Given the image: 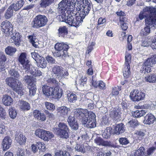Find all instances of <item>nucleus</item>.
I'll return each mask as SVG.
<instances>
[{"label": "nucleus", "mask_w": 156, "mask_h": 156, "mask_svg": "<svg viewBox=\"0 0 156 156\" xmlns=\"http://www.w3.org/2000/svg\"><path fill=\"white\" fill-rule=\"evenodd\" d=\"M9 116L12 119H15L17 115L16 112L14 108H10L9 109Z\"/></svg>", "instance_id": "nucleus-46"}, {"label": "nucleus", "mask_w": 156, "mask_h": 156, "mask_svg": "<svg viewBox=\"0 0 156 156\" xmlns=\"http://www.w3.org/2000/svg\"><path fill=\"white\" fill-rule=\"evenodd\" d=\"M80 101L85 105H87L89 102H91V100L88 98L84 94L82 95V98Z\"/></svg>", "instance_id": "nucleus-41"}, {"label": "nucleus", "mask_w": 156, "mask_h": 156, "mask_svg": "<svg viewBox=\"0 0 156 156\" xmlns=\"http://www.w3.org/2000/svg\"><path fill=\"white\" fill-rule=\"evenodd\" d=\"M139 18L141 20L144 17L146 26L144 30L147 33L150 32V29L156 26V8L147 7L143 9V12H141L139 15Z\"/></svg>", "instance_id": "nucleus-1"}, {"label": "nucleus", "mask_w": 156, "mask_h": 156, "mask_svg": "<svg viewBox=\"0 0 156 156\" xmlns=\"http://www.w3.org/2000/svg\"><path fill=\"white\" fill-rule=\"evenodd\" d=\"M56 133L60 138L67 139L69 137V129L67 125L64 123H60L57 128L54 129Z\"/></svg>", "instance_id": "nucleus-7"}, {"label": "nucleus", "mask_w": 156, "mask_h": 156, "mask_svg": "<svg viewBox=\"0 0 156 156\" xmlns=\"http://www.w3.org/2000/svg\"><path fill=\"white\" fill-rule=\"evenodd\" d=\"M2 101L3 104L6 106L11 105L13 101L11 97L6 94L3 95L2 98Z\"/></svg>", "instance_id": "nucleus-23"}, {"label": "nucleus", "mask_w": 156, "mask_h": 156, "mask_svg": "<svg viewBox=\"0 0 156 156\" xmlns=\"http://www.w3.org/2000/svg\"><path fill=\"white\" fill-rule=\"evenodd\" d=\"M63 68L60 66L56 65L54 66L52 69V72L56 78L59 80L63 78H67V76L69 75L68 72L66 71H64Z\"/></svg>", "instance_id": "nucleus-10"}, {"label": "nucleus", "mask_w": 156, "mask_h": 156, "mask_svg": "<svg viewBox=\"0 0 156 156\" xmlns=\"http://www.w3.org/2000/svg\"><path fill=\"white\" fill-rule=\"evenodd\" d=\"M16 68L15 66L14 65L12 66L9 71V73L11 76L19 78L20 77V75L18 71L16 69Z\"/></svg>", "instance_id": "nucleus-30"}, {"label": "nucleus", "mask_w": 156, "mask_h": 156, "mask_svg": "<svg viewBox=\"0 0 156 156\" xmlns=\"http://www.w3.org/2000/svg\"><path fill=\"white\" fill-rule=\"evenodd\" d=\"M38 67L44 68H45L47 65L46 61L44 58L42 57H40L39 59L36 61Z\"/></svg>", "instance_id": "nucleus-26"}, {"label": "nucleus", "mask_w": 156, "mask_h": 156, "mask_svg": "<svg viewBox=\"0 0 156 156\" xmlns=\"http://www.w3.org/2000/svg\"><path fill=\"white\" fill-rule=\"evenodd\" d=\"M15 139L20 145L25 144L26 141V138L25 136L21 133H18L16 134Z\"/></svg>", "instance_id": "nucleus-22"}, {"label": "nucleus", "mask_w": 156, "mask_h": 156, "mask_svg": "<svg viewBox=\"0 0 156 156\" xmlns=\"http://www.w3.org/2000/svg\"><path fill=\"white\" fill-rule=\"evenodd\" d=\"M69 125L72 129L76 130L78 129V125L76 121L75 122L74 121V122Z\"/></svg>", "instance_id": "nucleus-61"}, {"label": "nucleus", "mask_w": 156, "mask_h": 156, "mask_svg": "<svg viewBox=\"0 0 156 156\" xmlns=\"http://www.w3.org/2000/svg\"><path fill=\"white\" fill-rule=\"evenodd\" d=\"M111 154L110 151L106 153L99 152L98 153L97 155V156H110Z\"/></svg>", "instance_id": "nucleus-64"}, {"label": "nucleus", "mask_w": 156, "mask_h": 156, "mask_svg": "<svg viewBox=\"0 0 156 156\" xmlns=\"http://www.w3.org/2000/svg\"><path fill=\"white\" fill-rule=\"evenodd\" d=\"M74 115H69L68 118L67 122L69 123V124H70L74 122V121L75 122L76 120L75 119V118L74 116Z\"/></svg>", "instance_id": "nucleus-60"}, {"label": "nucleus", "mask_w": 156, "mask_h": 156, "mask_svg": "<svg viewBox=\"0 0 156 156\" xmlns=\"http://www.w3.org/2000/svg\"><path fill=\"white\" fill-rule=\"evenodd\" d=\"M8 37H10L9 41L10 43L14 44L17 47L21 45L22 41V37L18 32L15 30Z\"/></svg>", "instance_id": "nucleus-11"}, {"label": "nucleus", "mask_w": 156, "mask_h": 156, "mask_svg": "<svg viewBox=\"0 0 156 156\" xmlns=\"http://www.w3.org/2000/svg\"><path fill=\"white\" fill-rule=\"evenodd\" d=\"M137 118H138V120L140 121L139 122H141V121L140 120V117H142L146 113V112L144 111L143 110H137Z\"/></svg>", "instance_id": "nucleus-59"}, {"label": "nucleus", "mask_w": 156, "mask_h": 156, "mask_svg": "<svg viewBox=\"0 0 156 156\" xmlns=\"http://www.w3.org/2000/svg\"><path fill=\"white\" fill-rule=\"evenodd\" d=\"M36 34H34L28 37L29 41L34 46V43H35V41L36 39Z\"/></svg>", "instance_id": "nucleus-51"}, {"label": "nucleus", "mask_w": 156, "mask_h": 156, "mask_svg": "<svg viewBox=\"0 0 156 156\" xmlns=\"http://www.w3.org/2000/svg\"><path fill=\"white\" fill-rule=\"evenodd\" d=\"M156 63V54L154 55L151 58H148L145 62V64L150 66L151 67L154 64Z\"/></svg>", "instance_id": "nucleus-34"}, {"label": "nucleus", "mask_w": 156, "mask_h": 156, "mask_svg": "<svg viewBox=\"0 0 156 156\" xmlns=\"http://www.w3.org/2000/svg\"><path fill=\"white\" fill-rule=\"evenodd\" d=\"M100 89L104 90L105 89V84L102 81H98V87Z\"/></svg>", "instance_id": "nucleus-63"}, {"label": "nucleus", "mask_w": 156, "mask_h": 156, "mask_svg": "<svg viewBox=\"0 0 156 156\" xmlns=\"http://www.w3.org/2000/svg\"><path fill=\"white\" fill-rule=\"evenodd\" d=\"M125 130V126L122 123L117 125L115 127L114 133L117 135H119L124 133Z\"/></svg>", "instance_id": "nucleus-19"}, {"label": "nucleus", "mask_w": 156, "mask_h": 156, "mask_svg": "<svg viewBox=\"0 0 156 156\" xmlns=\"http://www.w3.org/2000/svg\"><path fill=\"white\" fill-rule=\"evenodd\" d=\"M141 122L145 124L151 125L156 121V118L151 113L147 114L145 116L142 118Z\"/></svg>", "instance_id": "nucleus-15"}, {"label": "nucleus", "mask_w": 156, "mask_h": 156, "mask_svg": "<svg viewBox=\"0 0 156 156\" xmlns=\"http://www.w3.org/2000/svg\"><path fill=\"white\" fill-rule=\"evenodd\" d=\"M96 115L93 112H89L88 117H86L82 121V123L87 128H93L96 126Z\"/></svg>", "instance_id": "nucleus-8"}, {"label": "nucleus", "mask_w": 156, "mask_h": 156, "mask_svg": "<svg viewBox=\"0 0 156 156\" xmlns=\"http://www.w3.org/2000/svg\"><path fill=\"white\" fill-rule=\"evenodd\" d=\"M151 39L150 38L146 39L144 41L142 42L141 46L144 47L148 46L151 44Z\"/></svg>", "instance_id": "nucleus-55"}, {"label": "nucleus", "mask_w": 156, "mask_h": 156, "mask_svg": "<svg viewBox=\"0 0 156 156\" xmlns=\"http://www.w3.org/2000/svg\"><path fill=\"white\" fill-rule=\"evenodd\" d=\"M76 150L81 152H84V147L82 145L77 144L75 147Z\"/></svg>", "instance_id": "nucleus-57"}, {"label": "nucleus", "mask_w": 156, "mask_h": 156, "mask_svg": "<svg viewBox=\"0 0 156 156\" xmlns=\"http://www.w3.org/2000/svg\"><path fill=\"white\" fill-rule=\"evenodd\" d=\"M68 101L70 103H74L77 99L76 95L72 93L67 95Z\"/></svg>", "instance_id": "nucleus-37"}, {"label": "nucleus", "mask_w": 156, "mask_h": 156, "mask_svg": "<svg viewBox=\"0 0 156 156\" xmlns=\"http://www.w3.org/2000/svg\"><path fill=\"white\" fill-rule=\"evenodd\" d=\"M45 105L47 109L51 111H54L55 109L54 105L50 102H45Z\"/></svg>", "instance_id": "nucleus-44"}, {"label": "nucleus", "mask_w": 156, "mask_h": 156, "mask_svg": "<svg viewBox=\"0 0 156 156\" xmlns=\"http://www.w3.org/2000/svg\"><path fill=\"white\" fill-rule=\"evenodd\" d=\"M112 129V128L111 127L107 128L102 134L103 137L105 138H108L111 135V131Z\"/></svg>", "instance_id": "nucleus-39"}, {"label": "nucleus", "mask_w": 156, "mask_h": 156, "mask_svg": "<svg viewBox=\"0 0 156 156\" xmlns=\"http://www.w3.org/2000/svg\"><path fill=\"white\" fill-rule=\"evenodd\" d=\"M145 135L144 131L140 130L137 132V138L140 140H142L144 138Z\"/></svg>", "instance_id": "nucleus-50"}, {"label": "nucleus", "mask_w": 156, "mask_h": 156, "mask_svg": "<svg viewBox=\"0 0 156 156\" xmlns=\"http://www.w3.org/2000/svg\"><path fill=\"white\" fill-rule=\"evenodd\" d=\"M48 21V19L45 16L41 15H38L36 16L32 21L33 27L38 28L44 27Z\"/></svg>", "instance_id": "nucleus-9"}, {"label": "nucleus", "mask_w": 156, "mask_h": 156, "mask_svg": "<svg viewBox=\"0 0 156 156\" xmlns=\"http://www.w3.org/2000/svg\"><path fill=\"white\" fill-rule=\"evenodd\" d=\"M46 59L47 62L49 63L53 64L55 63V60L51 56H47L46 57Z\"/></svg>", "instance_id": "nucleus-62"}, {"label": "nucleus", "mask_w": 156, "mask_h": 156, "mask_svg": "<svg viewBox=\"0 0 156 156\" xmlns=\"http://www.w3.org/2000/svg\"><path fill=\"white\" fill-rule=\"evenodd\" d=\"M127 125L131 128L134 129L136 126V119H132V120L129 121Z\"/></svg>", "instance_id": "nucleus-48"}, {"label": "nucleus", "mask_w": 156, "mask_h": 156, "mask_svg": "<svg viewBox=\"0 0 156 156\" xmlns=\"http://www.w3.org/2000/svg\"><path fill=\"white\" fill-rule=\"evenodd\" d=\"M91 4L87 0H76L75 3L76 12L78 13L79 16L83 20L88 15L91 9Z\"/></svg>", "instance_id": "nucleus-4"}, {"label": "nucleus", "mask_w": 156, "mask_h": 156, "mask_svg": "<svg viewBox=\"0 0 156 156\" xmlns=\"http://www.w3.org/2000/svg\"><path fill=\"white\" fill-rule=\"evenodd\" d=\"M94 142L98 145L114 147L115 145L110 142L105 141L99 137H97L94 140Z\"/></svg>", "instance_id": "nucleus-16"}, {"label": "nucleus", "mask_w": 156, "mask_h": 156, "mask_svg": "<svg viewBox=\"0 0 156 156\" xmlns=\"http://www.w3.org/2000/svg\"><path fill=\"white\" fill-rule=\"evenodd\" d=\"M52 93L51 94V96H55L58 98H60L62 95V92L61 89H60L58 87H53Z\"/></svg>", "instance_id": "nucleus-29"}, {"label": "nucleus", "mask_w": 156, "mask_h": 156, "mask_svg": "<svg viewBox=\"0 0 156 156\" xmlns=\"http://www.w3.org/2000/svg\"><path fill=\"white\" fill-rule=\"evenodd\" d=\"M16 51V48L11 46H8L5 49L6 53L10 56L13 55Z\"/></svg>", "instance_id": "nucleus-32"}, {"label": "nucleus", "mask_w": 156, "mask_h": 156, "mask_svg": "<svg viewBox=\"0 0 156 156\" xmlns=\"http://www.w3.org/2000/svg\"><path fill=\"white\" fill-rule=\"evenodd\" d=\"M145 80L147 82L151 83L156 82V74L149 75L145 78Z\"/></svg>", "instance_id": "nucleus-36"}, {"label": "nucleus", "mask_w": 156, "mask_h": 156, "mask_svg": "<svg viewBox=\"0 0 156 156\" xmlns=\"http://www.w3.org/2000/svg\"><path fill=\"white\" fill-rule=\"evenodd\" d=\"M6 84L18 94H21L23 90V85L18 80L12 77H8L5 80Z\"/></svg>", "instance_id": "nucleus-6"}, {"label": "nucleus", "mask_w": 156, "mask_h": 156, "mask_svg": "<svg viewBox=\"0 0 156 156\" xmlns=\"http://www.w3.org/2000/svg\"><path fill=\"white\" fill-rule=\"evenodd\" d=\"M76 2V0H62L58 5V17L66 14L68 11L74 10Z\"/></svg>", "instance_id": "nucleus-5"}, {"label": "nucleus", "mask_w": 156, "mask_h": 156, "mask_svg": "<svg viewBox=\"0 0 156 156\" xmlns=\"http://www.w3.org/2000/svg\"><path fill=\"white\" fill-rule=\"evenodd\" d=\"M45 80L47 81L48 83L50 85L56 84L57 83V81L54 78H51L48 76L45 78Z\"/></svg>", "instance_id": "nucleus-38"}, {"label": "nucleus", "mask_w": 156, "mask_h": 156, "mask_svg": "<svg viewBox=\"0 0 156 156\" xmlns=\"http://www.w3.org/2000/svg\"><path fill=\"white\" fill-rule=\"evenodd\" d=\"M23 80L25 81L26 82L28 83V86H29L30 83H34L33 78L30 76L28 75L25 76L23 78Z\"/></svg>", "instance_id": "nucleus-43"}, {"label": "nucleus", "mask_w": 156, "mask_h": 156, "mask_svg": "<svg viewBox=\"0 0 156 156\" xmlns=\"http://www.w3.org/2000/svg\"><path fill=\"white\" fill-rule=\"evenodd\" d=\"M74 115L78 119H82L83 121V119H85L86 115L88 114V111L87 109L81 108H76L74 110Z\"/></svg>", "instance_id": "nucleus-14"}, {"label": "nucleus", "mask_w": 156, "mask_h": 156, "mask_svg": "<svg viewBox=\"0 0 156 156\" xmlns=\"http://www.w3.org/2000/svg\"><path fill=\"white\" fill-rule=\"evenodd\" d=\"M56 111L58 115L65 117L67 116L68 113L70 111V109L66 106H62L58 108Z\"/></svg>", "instance_id": "nucleus-17"}, {"label": "nucleus", "mask_w": 156, "mask_h": 156, "mask_svg": "<svg viewBox=\"0 0 156 156\" xmlns=\"http://www.w3.org/2000/svg\"><path fill=\"white\" fill-rule=\"evenodd\" d=\"M69 48L68 45L63 43H57L55 46L56 50L67 51Z\"/></svg>", "instance_id": "nucleus-21"}, {"label": "nucleus", "mask_w": 156, "mask_h": 156, "mask_svg": "<svg viewBox=\"0 0 156 156\" xmlns=\"http://www.w3.org/2000/svg\"><path fill=\"white\" fill-rule=\"evenodd\" d=\"M145 149L143 147H140L139 149L137 150L138 154L137 156H143L144 154Z\"/></svg>", "instance_id": "nucleus-58"}, {"label": "nucleus", "mask_w": 156, "mask_h": 156, "mask_svg": "<svg viewBox=\"0 0 156 156\" xmlns=\"http://www.w3.org/2000/svg\"><path fill=\"white\" fill-rule=\"evenodd\" d=\"M131 56L130 54H126L125 57V62L124 64V68L123 69V75L124 77H128L130 74L129 63L131 60Z\"/></svg>", "instance_id": "nucleus-13"}, {"label": "nucleus", "mask_w": 156, "mask_h": 156, "mask_svg": "<svg viewBox=\"0 0 156 156\" xmlns=\"http://www.w3.org/2000/svg\"><path fill=\"white\" fill-rule=\"evenodd\" d=\"M13 9L9 6L5 14V16L6 19H9L12 17L13 14Z\"/></svg>", "instance_id": "nucleus-40"}, {"label": "nucleus", "mask_w": 156, "mask_h": 156, "mask_svg": "<svg viewBox=\"0 0 156 156\" xmlns=\"http://www.w3.org/2000/svg\"><path fill=\"white\" fill-rule=\"evenodd\" d=\"M44 137L43 138V140L44 141H48L53 138L54 135L51 132L46 131Z\"/></svg>", "instance_id": "nucleus-45"}, {"label": "nucleus", "mask_w": 156, "mask_h": 156, "mask_svg": "<svg viewBox=\"0 0 156 156\" xmlns=\"http://www.w3.org/2000/svg\"><path fill=\"white\" fill-rule=\"evenodd\" d=\"M151 66H150L146 65L145 62L144 65L140 69V72L142 74H145L146 73H149L151 72Z\"/></svg>", "instance_id": "nucleus-35"}, {"label": "nucleus", "mask_w": 156, "mask_h": 156, "mask_svg": "<svg viewBox=\"0 0 156 156\" xmlns=\"http://www.w3.org/2000/svg\"><path fill=\"white\" fill-rule=\"evenodd\" d=\"M36 144L38 149L40 151L44 152L46 150L45 145L43 143L38 142L36 143Z\"/></svg>", "instance_id": "nucleus-47"}, {"label": "nucleus", "mask_w": 156, "mask_h": 156, "mask_svg": "<svg viewBox=\"0 0 156 156\" xmlns=\"http://www.w3.org/2000/svg\"><path fill=\"white\" fill-rule=\"evenodd\" d=\"M58 35L60 37H67L68 33L67 28L66 26H63L60 27L58 29Z\"/></svg>", "instance_id": "nucleus-24"}, {"label": "nucleus", "mask_w": 156, "mask_h": 156, "mask_svg": "<svg viewBox=\"0 0 156 156\" xmlns=\"http://www.w3.org/2000/svg\"><path fill=\"white\" fill-rule=\"evenodd\" d=\"M1 27L2 31L5 34V35L7 36L14 31L13 30L12 23L8 20H6L2 22Z\"/></svg>", "instance_id": "nucleus-12"}, {"label": "nucleus", "mask_w": 156, "mask_h": 156, "mask_svg": "<svg viewBox=\"0 0 156 156\" xmlns=\"http://www.w3.org/2000/svg\"><path fill=\"white\" fill-rule=\"evenodd\" d=\"M55 156H72L68 152L66 151L65 154L63 151L59 150L58 151L55 153Z\"/></svg>", "instance_id": "nucleus-49"}, {"label": "nucleus", "mask_w": 156, "mask_h": 156, "mask_svg": "<svg viewBox=\"0 0 156 156\" xmlns=\"http://www.w3.org/2000/svg\"><path fill=\"white\" fill-rule=\"evenodd\" d=\"M145 97V94L141 91L137 93V101L143 100Z\"/></svg>", "instance_id": "nucleus-56"}, {"label": "nucleus", "mask_w": 156, "mask_h": 156, "mask_svg": "<svg viewBox=\"0 0 156 156\" xmlns=\"http://www.w3.org/2000/svg\"><path fill=\"white\" fill-rule=\"evenodd\" d=\"M29 89V95L30 96H34L37 90V87L34 83H30L28 87Z\"/></svg>", "instance_id": "nucleus-31"}, {"label": "nucleus", "mask_w": 156, "mask_h": 156, "mask_svg": "<svg viewBox=\"0 0 156 156\" xmlns=\"http://www.w3.org/2000/svg\"><path fill=\"white\" fill-rule=\"evenodd\" d=\"M77 12L74 10L68 11L66 14L58 17L60 21L64 22L71 26L76 27L80 25L83 22L81 18L77 16Z\"/></svg>", "instance_id": "nucleus-3"}, {"label": "nucleus", "mask_w": 156, "mask_h": 156, "mask_svg": "<svg viewBox=\"0 0 156 156\" xmlns=\"http://www.w3.org/2000/svg\"><path fill=\"white\" fill-rule=\"evenodd\" d=\"M19 63L21 64L24 70H25L26 73L29 72L33 76L44 77V74L40 70L36 69L30 65V61L27 58V54L25 52L22 53L19 56L18 58Z\"/></svg>", "instance_id": "nucleus-2"}, {"label": "nucleus", "mask_w": 156, "mask_h": 156, "mask_svg": "<svg viewBox=\"0 0 156 156\" xmlns=\"http://www.w3.org/2000/svg\"><path fill=\"white\" fill-rule=\"evenodd\" d=\"M52 90L53 87H49L46 85H44L42 87L43 92L46 96H51Z\"/></svg>", "instance_id": "nucleus-28"}, {"label": "nucleus", "mask_w": 156, "mask_h": 156, "mask_svg": "<svg viewBox=\"0 0 156 156\" xmlns=\"http://www.w3.org/2000/svg\"><path fill=\"white\" fill-rule=\"evenodd\" d=\"M120 111L118 109L111 111L110 115L111 117L115 120L118 121L120 118Z\"/></svg>", "instance_id": "nucleus-27"}, {"label": "nucleus", "mask_w": 156, "mask_h": 156, "mask_svg": "<svg viewBox=\"0 0 156 156\" xmlns=\"http://www.w3.org/2000/svg\"><path fill=\"white\" fill-rule=\"evenodd\" d=\"M129 97L132 101H136V91L134 90L132 91L130 93Z\"/></svg>", "instance_id": "nucleus-53"}, {"label": "nucleus", "mask_w": 156, "mask_h": 156, "mask_svg": "<svg viewBox=\"0 0 156 156\" xmlns=\"http://www.w3.org/2000/svg\"><path fill=\"white\" fill-rule=\"evenodd\" d=\"M54 0H41L40 5L41 7H46L53 2Z\"/></svg>", "instance_id": "nucleus-42"}, {"label": "nucleus", "mask_w": 156, "mask_h": 156, "mask_svg": "<svg viewBox=\"0 0 156 156\" xmlns=\"http://www.w3.org/2000/svg\"><path fill=\"white\" fill-rule=\"evenodd\" d=\"M12 140L9 136H6L3 139L2 143L3 150L5 151L11 147Z\"/></svg>", "instance_id": "nucleus-18"}, {"label": "nucleus", "mask_w": 156, "mask_h": 156, "mask_svg": "<svg viewBox=\"0 0 156 156\" xmlns=\"http://www.w3.org/2000/svg\"><path fill=\"white\" fill-rule=\"evenodd\" d=\"M119 142L120 144L122 145H126L129 143V140L125 137L120 138L119 139Z\"/></svg>", "instance_id": "nucleus-52"}, {"label": "nucleus", "mask_w": 156, "mask_h": 156, "mask_svg": "<svg viewBox=\"0 0 156 156\" xmlns=\"http://www.w3.org/2000/svg\"><path fill=\"white\" fill-rule=\"evenodd\" d=\"M54 56L56 57H66L68 56V53L67 51L56 50L54 53Z\"/></svg>", "instance_id": "nucleus-33"}, {"label": "nucleus", "mask_w": 156, "mask_h": 156, "mask_svg": "<svg viewBox=\"0 0 156 156\" xmlns=\"http://www.w3.org/2000/svg\"><path fill=\"white\" fill-rule=\"evenodd\" d=\"M87 77L85 76H82L79 80V84L81 87L85 86L87 81Z\"/></svg>", "instance_id": "nucleus-54"}, {"label": "nucleus", "mask_w": 156, "mask_h": 156, "mask_svg": "<svg viewBox=\"0 0 156 156\" xmlns=\"http://www.w3.org/2000/svg\"><path fill=\"white\" fill-rule=\"evenodd\" d=\"M18 105L20 108L23 110H28L30 108V105L29 103L23 101H19Z\"/></svg>", "instance_id": "nucleus-25"}, {"label": "nucleus", "mask_w": 156, "mask_h": 156, "mask_svg": "<svg viewBox=\"0 0 156 156\" xmlns=\"http://www.w3.org/2000/svg\"><path fill=\"white\" fill-rule=\"evenodd\" d=\"M24 2L23 0H19L15 3L12 4L10 6L13 10L16 11L20 10L23 6Z\"/></svg>", "instance_id": "nucleus-20"}]
</instances>
